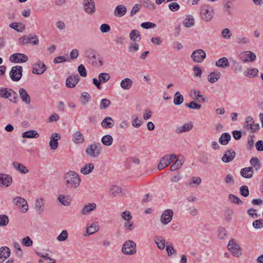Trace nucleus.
<instances>
[{
	"label": "nucleus",
	"mask_w": 263,
	"mask_h": 263,
	"mask_svg": "<svg viewBox=\"0 0 263 263\" xmlns=\"http://www.w3.org/2000/svg\"><path fill=\"white\" fill-rule=\"evenodd\" d=\"M227 248L234 256L238 257L242 254L241 248L236 242L234 239H231L229 241Z\"/></svg>",
	"instance_id": "nucleus-6"
},
{
	"label": "nucleus",
	"mask_w": 263,
	"mask_h": 263,
	"mask_svg": "<svg viewBox=\"0 0 263 263\" xmlns=\"http://www.w3.org/2000/svg\"><path fill=\"white\" fill-rule=\"evenodd\" d=\"M0 97L4 99H9V101L13 103L17 102L18 99L17 93L13 90H9L6 88H0Z\"/></svg>",
	"instance_id": "nucleus-2"
},
{
	"label": "nucleus",
	"mask_w": 263,
	"mask_h": 263,
	"mask_svg": "<svg viewBox=\"0 0 263 263\" xmlns=\"http://www.w3.org/2000/svg\"><path fill=\"white\" fill-rule=\"evenodd\" d=\"M233 214V210L229 209L224 211V219L227 221H230L232 218V215Z\"/></svg>",
	"instance_id": "nucleus-58"
},
{
	"label": "nucleus",
	"mask_w": 263,
	"mask_h": 263,
	"mask_svg": "<svg viewBox=\"0 0 263 263\" xmlns=\"http://www.w3.org/2000/svg\"><path fill=\"white\" fill-rule=\"evenodd\" d=\"M46 70V66L42 62L34 64L33 65L32 73L37 74H42Z\"/></svg>",
	"instance_id": "nucleus-17"
},
{
	"label": "nucleus",
	"mask_w": 263,
	"mask_h": 263,
	"mask_svg": "<svg viewBox=\"0 0 263 263\" xmlns=\"http://www.w3.org/2000/svg\"><path fill=\"white\" fill-rule=\"evenodd\" d=\"M133 85V81L130 78H125L120 82L121 87L124 90L129 89Z\"/></svg>",
	"instance_id": "nucleus-32"
},
{
	"label": "nucleus",
	"mask_w": 263,
	"mask_h": 263,
	"mask_svg": "<svg viewBox=\"0 0 263 263\" xmlns=\"http://www.w3.org/2000/svg\"><path fill=\"white\" fill-rule=\"evenodd\" d=\"M122 190L121 187L119 186L114 185L111 186V187L109 189V194L110 196L114 197L118 195H119L120 193H122Z\"/></svg>",
	"instance_id": "nucleus-36"
},
{
	"label": "nucleus",
	"mask_w": 263,
	"mask_h": 263,
	"mask_svg": "<svg viewBox=\"0 0 263 263\" xmlns=\"http://www.w3.org/2000/svg\"><path fill=\"white\" fill-rule=\"evenodd\" d=\"M80 78L78 74L70 76L66 79V86L68 88H73L76 86Z\"/></svg>",
	"instance_id": "nucleus-19"
},
{
	"label": "nucleus",
	"mask_w": 263,
	"mask_h": 263,
	"mask_svg": "<svg viewBox=\"0 0 263 263\" xmlns=\"http://www.w3.org/2000/svg\"><path fill=\"white\" fill-rule=\"evenodd\" d=\"M58 200L62 205L64 206L69 205L71 202V198L68 195L65 196L64 195L60 194L58 196Z\"/></svg>",
	"instance_id": "nucleus-35"
},
{
	"label": "nucleus",
	"mask_w": 263,
	"mask_h": 263,
	"mask_svg": "<svg viewBox=\"0 0 263 263\" xmlns=\"http://www.w3.org/2000/svg\"><path fill=\"white\" fill-rule=\"evenodd\" d=\"M169 155H165L161 158L159 163L158 165L157 168L159 170H162L171 163V160L168 158Z\"/></svg>",
	"instance_id": "nucleus-22"
},
{
	"label": "nucleus",
	"mask_w": 263,
	"mask_h": 263,
	"mask_svg": "<svg viewBox=\"0 0 263 263\" xmlns=\"http://www.w3.org/2000/svg\"><path fill=\"white\" fill-rule=\"evenodd\" d=\"M122 218L126 221H130L132 219V216L130 212L125 211L121 214Z\"/></svg>",
	"instance_id": "nucleus-64"
},
{
	"label": "nucleus",
	"mask_w": 263,
	"mask_h": 263,
	"mask_svg": "<svg viewBox=\"0 0 263 263\" xmlns=\"http://www.w3.org/2000/svg\"><path fill=\"white\" fill-rule=\"evenodd\" d=\"M13 203L22 208V212L26 213L28 210V205L26 200L22 197L18 196L13 200Z\"/></svg>",
	"instance_id": "nucleus-11"
},
{
	"label": "nucleus",
	"mask_w": 263,
	"mask_h": 263,
	"mask_svg": "<svg viewBox=\"0 0 263 263\" xmlns=\"http://www.w3.org/2000/svg\"><path fill=\"white\" fill-rule=\"evenodd\" d=\"M214 10L209 5H204L201 9L200 14L201 17L204 21L208 22L212 20L213 16Z\"/></svg>",
	"instance_id": "nucleus-7"
},
{
	"label": "nucleus",
	"mask_w": 263,
	"mask_h": 263,
	"mask_svg": "<svg viewBox=\"0 0 263 263\" xmlns=\"http://www.w3.org/2000/svg\"><path fill=\"white\" fill-rule=\"evenodd\" d=\"M229 200L232 203H236L237 204H241L242 201L236 196L233 194H230L228 196Z\"/></svg>",
	"instance_id": "nucleus-48"
},
{
	"label": "nucleus",
	"mask_w": 263,
	"mask_h": 263,
	"mask_svg": "<svg viewBox=\"0 0 263 263\" xmlns=\"http://www.w3.org/2000/svg\"><path fill=\"white\" fill-rule=\"evenodd\" d=\"M258 70L257 68L247 69L245 72V75L249 78H253L257 76Z\"/></svg>",
	"instance_id": "nucleus-46"
},
{
	"label": "nucleus",
	"mask_w": 263,
	"mask_h": 263,
	"mask_svg": "<svg viewBox=\"0 0 263 263\" xmlns=\"http://www.w3.org/2000/svg\"><path fill=\"white\" fill-rule=\"evenodd\" d=\"M232 33H231V31L228 28H224L221 31V36L224 39H229Z\"/></svg>",
	"instance_id": "nucleus-60"
},
{
	"label": "nucleus",
	"mask_w": 263,
	"mask_h": 263,
	"mask_svg": "<svg viewBox=\"0 0 263 263\" xmlns=\"http://www.w3.org/2000/svg\"><path fill=\"white\" fill-rule=\"evenodd\" d=\"M236 41L239 45L247 44L250 42V40L247 37L240 36L237 37Z\"/></svg>",
	"instance_id": "nucleus-62"
},
{
	"label": "nucleus",
	"mask_w": 263,
	"mask_h": 263,
	"mask_svg": "<svg viewBox=\"0 0 263 263\" xmlns=\"http://www.w3.org/2000/svg\"><path fill=\"white\" fill-rule=\"evenodd\" d=\"M101 152V147L99 143H93L88 145L85 149L86 154L91 158H96Z\"/></svg>",
	"instance_id": "nucleus-4"
},
{
	"label": "nucleus",
	"mask_w": 263,
	"mask_h": 263,
	"mask_svg": "<svg viewBox=\"0 0 263 263\" xmlns=\"http://www.w3.org/2000/svg\"><path fill=\"white\" fill-rule=\"evenodd\" d=\"M110 101L107 99H103L100 102V107L101 109H105L110 104Z\"/></svg>",
	"instance_id": "nucleus-54"
},
{
	"label": "nucleus",
	"mask_w": 263,
	"mask_h": 263,
	"mask_svg": "<svg viewBox=\"0 0 263 263\" xmlns=\"http://www.w3.org/2000/svg\"><path fill=\"white\" fill-rule=\"evenodd\" d=\"M110 78V76L108 73H101L98 76V79L100 81L101 83H106Z\"/></svg>",
	"instance_id": "nucleus-47"
},
{
	"label": "nucleus",
	"mask_w": 263,
	"mask_h": 263,
	"mask_svg": "<svg viewBox=\"0 0 263 263\" xmlns=\"http://www.w3.org/2000/svg\"><path fill=\"white\" fill-rule=\"evenodd\" d=\"M136 244L133 240H127L123 245L122 252L126 255H134L136 253Z\"/></svg>",
	"instance_id": "nucleus-5"
},
{
	"label": "nucleus",
	"mask_w": 263,
	"mask_h": 263,
	"mask_svg": "<svg viewBox=\"0 0 263 263\" xmlns=\"http://www.w3.org/2000/svg\"><path fill=\"white\" fill-rule=\"evenodd\" d=\"M96 51L91 48H89L85 51V56L88 58L93 64H97V60L96 55Z\"/></svg>",
	"instance_id": "nucleus-20"
},
{
	"label": "nucleus",
	"mask_w": 263,
	"mask_h": 263,
	"mask_svg": "<svg viewBox=\"0 0 263 263\" xmlns=\"http://www.w3.org/2000/svg\"><path fill=\"white\" fill-rule=\"evenodd\" d=\"M215 65L218 67L226 68L229 66V63L226 57L220 58L216 62Z\"/></svg>",
	"instance_id": "nucleus-37"
},
{
	"label": "nucleus",
	"mask_w": 263,
	"mask_h": 263,
	"mask_svg": "<svg viewBox=\"0 0 263 263\" xmlns=\"http://www.w3.org/2000/svg\"><path fill=\"white\" fill-rule=\"evenodd\" d=\"M142 3L144 6L148 8L149 9H154L155 6L153 3L150 0H142Z\"/></svg>",
	"instance_id": "nucleus-61"
},
{
	"label": "nucleus",
	"mask_w": 263,
	"mask_h": 263,
	"mask_svg": "<svg viewBox=\"0 0 263 263\" xmlns=\"http://www.w3.org/2000/svg\"><path fill=\"white\" fill-rule=\"evenodd\" d=\"M12 182V178L9 175L6 174H0V186L8 187Z\"/></svg>",
	"instance_id": "nucleus-15"
},
{
	"label": "nucleus",
	"mask_w": 263,
	"mask_h": 263,
	"mask_svg": "<svg viewBox=\"0 0 263 263\" xmlns=\"http://www.w3.org/2000/svg\"><path fill=\"white\" fill-rule=\"evenodd\" d=\"M193 127V123L191 122L186 123L182 126L177 127L175 132L177 134H181L191 130Z\"/></svg>",
	"instance_id": "nucleus-23"
},
{
	"label": "nucleus",
	"mask_w": 263,
	"mask_h": 263,
	"mask_svg": "<svg viewBox=\"0 0 263 263\" xmlns=\"http://www.w3.org/2000/svg\"><path fill=\"white\" fill-rule=\"evenodd\" d=\"M192 92L193 93V94L196 97L197 99H198L199 98H201L203 102L207 101L206 98L203 97V95L201 94L200 90L198 89H194L192 91Z\"/></svg>",
	"instance_id": "nucleus-59"
},
{
	"label": "nucleus",
	"mask_w": 263,
	"mask_h": 263,
	"mask_svg": "<svg viewBox=\"0 0 263 263\" xmlns=\"http://www.w3.org/2000/svg\"><path fill=\"white\" fill-rule=\"evenodd\" d=\"M183 101V97L179 91L175 94L174 99V103L176 105H180Z\"/></svg>",
	"instance_id": "nucleus-45"
},
{
	"label": "nucleus",
	"mask_w": 263,
	"mask_h": 263,
	"mask_svg": "<svg viewBox=\"0 0 263 263\" xmlns=\"http://www.w3.org/2000/svg\"><path fill=\"white\" fill-rule=\"evenodd\" d=\"M129 36L130 40L135 42L139 41L141 39L140 32L137 29L132 30L129 33Z\"/></svg>",
	"instance_id": "nucleus-39"
},
{
	"label": "nucleus",
	"mask_w": 263,
	"mask_h": 263,
	"mask_svg": "<svg viewBox=\"0 0 263 263\" xmlns=\"http://www.w3.org/2000/svg\"><path fill=\"white\" fill-rule=\"evenodd\" d=\"M83 8L88 14H93L96 11V5L94 0H83Z\"/></svg>",
	"instance_id": "nucleus-9"
},
{
	"label": "nucleus",
	"mask_w": 263,
	"mask_h": 263,
	"mask_svg": "<svg viewBox=\"0 0 263 263\" xmlns=\"http://www.w3.org/2000/svg\"><path fill=\"white\" fill-rule=\"evenodd\" d=\"M239 190L240 193L242 196L246 197L249 196V190L247 186L242 185L240 187Z\"/></svg>",
	"instance_id": "nucleus-57"
},
{
	"label": "nucleus",
	"mask_w": 263,
	"mask_h": 263,
	"mask_svg": "<svg viewBox=\"0 0 263 263\" xmlns=\"http://www.w3.org/2000/svg\"><path fill=\"white\" fill-rule=\"evenodd\" d=\"M93 169V164L91 163H89L85 164L83 167H82L80 170V172L84 175H88L90 174Z\"/></svg>",
	"instance_id": "nucleus-38"
},
{
	"label": "nucleus",
	"mask_w": 263,
	"mask_h": 263,
	"mask_svg": "<svg viewBox=\"0 0 263 263\" xmlns=\"http://www.w3.org/2000/svg\"><path fill=\"white\" fill-rule=\"evenodd\" d=\"M45 204V200L43 198H41L36 199L35 200V208L36 212L39 214H42L44 211L43 206Z\"/></svg>",
	"instance_id": "nucleus-31"
},
{
	"label": "nucleus",
	"mask_w": 263,
	"mask_h": 263,
	"mask_svg": "<svg viewBox=\"0 0 263 263\" xmlns=\"http://www.w3.org/2000/svg\"><path fill=\"white\" fill-rule=\"evenodd\" d=\"M250 163L252 165L250 167H252L253 171L258 172L261 168V164L258 158L256 157H252L250 161Z\"/></svg>",
	"instance_id": "nucleus-26"
},
{
	"label": "nucleus",
	"mask_w": 263,
	"mask_h": 263,
	"mask_svg": "<svg viewBox=\"0 0 263 263\" xmlns=\"http://www.w3.org/2000/svg\"><path fill=\"white\" fill-rule=\"evenodd\" d=\"M18 92L22 101L26 104H29L30 103L31 99L27 91L24 88H21L19 89Z\"/></svg>",
	"instance_id": "nucleus-25"
},
{
	"label": "nucleus",
	"mask_w": 263,
	"mask_h": 263,
	"mask_svg": "<svg viewBox=\"0 0 263 263\" xmlns=\"http://www.w3.org/2000/svg\"><path fill=\"white\" fill-rule=\"evenodd\" d=\"M221 74L219 72L217 71L212 72L208 76V81L211 83H214L218 80Z\"/></svg>",
	"instance_id": "nucleus-34"
},
{
	"label": "nucleus",
	"mask_w": 263,
	"mask_h": 263,
	"mask_svg": "<svg viewBox=\"0 0 263 263\" xmlns=\"http://www.w3.org/2000/svg\"><path fill=\"white\" fill-rule=\"evenodd\" d=\"M183 23L186 27H190L194 25V21L193 18L189 15L185 18Z\"/></svg>",
	"instance_id": "nucleus-56"
},
{
	"label": "nucleus",
	"mask_w": 263,
	"mask_h": 263,
	"mask_svg": "<svg viewBox=\"0 0 263 263\" xmlns=\"http://www.w3.org/2000/svg\"><path fill=\"white\" fill-rule=\"evenodd\" d=\"M23 68L21 66H15L12 67L10 71V77L13 81H18L22 77Z\"/></svg>",
	"instance_id": "nucleus-8"
},
{
	"label": "nucleus",
	"mask_w": 263,
	"mask_h": 263,
	"mask_svg": "<svg viewBox=\"0 0 263 263\" xmlns=\"http://www.w3.org/2000/svg\"><path fill=\"white\" fill-rule=\"evenodd\" d=\"M72 141L76 144L83 143L84 142V136L80 130H76L73 133Z\"/></svg>",
	"instance_id": "nucleus-21"
},
{
	"label": "nucleus",
	"mask_w": 263,
	"mask_h": 263,
	"mask_svg": "<svg viewBox=\"0 0 263 263\" xmlns=\"http://www.w3.org/2000/svg\"><path fill=\"white\" fill-rule=\"evenodd\" d=\"M235 155L236 153L234 151L228 149L225 152V154L222 157L221 160L224 163H229L234 159Z\"/></svg>",
	"instance_id": "nucleus-18"
},
{
	"label": "nucleus",
	"mask_w": 263,
	"mask_h": 263,
	"mask_svg": "<svg viewBox=\"0 0 263 263\" xmlns=\"http://www.w3.org/2000/svg\"><path fill=\"white\" fill-rule=\"evenodd\" d=\"M82 98L83 100L81 103L83 105H86L89 101L90 97L88 93L84 92L82 93Z\"/></svg>",
	"instance_id": "nucleus-63"
},
{
	"label": "nucleus",
	"mask_w": 263,
	"mask_h": 263,
	"mask_svg": "<svg viewBox=\"0 0 263 263\" xmlns=\"http://www.w3.org/2000/svg\"><path fill=\"white\" fill-rule=\"evenodd\" d=\"M173 214V211L171 209L165 210L161 216L160 221L161 223L163 224H168L172 220Z\"/></svg>",
	"instance_id": "nucleus-13"
},
{
	"label": "nucleus",
	"mask_w": 263,
	"mask_h": 263,
	"mask_svg": "<svg viewBox=\"0 0 263 263\" xmlns=\"http://www.w3.org/2000/svg\"><path fill=\"white\" fill-rule=\"evenodd\" d=\"M68 232L66 230H63L57 239L59 241H65L68 238Z\"/></svg>",
	"instance_id": "nucleus-52"
},
{
	"label": "nucleus",
	"mask_w": 263,
	"mask_h": 263,
	"mask_svg": "<svg viewBox=\"0 0 263 263\" xmlns=\"http://www.w3.org/2000/svg\"><path fill=\"white\" fill-rule=\"evenodd\" d=\"M206 57V53L202 49H197L191 54L193 61L197 63H201Z\"/></svg>",
	"instance_id": "nucleus-10"
},
{
	"label": "nucleus",
	"mask_w": 263,
	"mask_h": 263,
	"mask_svg": "<svg viewBox=\"0 0 263 263\" xmlns=\"http://www.w3.org/2000/svg\"><path fill=\"white\" fill-rule=\"evenodd\" d=\"M8 223V217L4 214L0 215V226H6Z\"/></svg>",
	"instance_id": "nucleus-53"
},
{
	"label": "nucleus",
	"mask_w": 263,
	"mask_h": 263,
	"mask_svg": "<svg viewBox=\"0 0 263 263\" xmlns=\"http://www.w3.org/2000/svg\"><path fill=\"white\" fill-rule=\"evenodd\" d=\"M101 142L105 146H110L113 142V138L111 136L109 135H106L102 137Z\"/></svg>",
	"instance_id": "nucleus-43"
},
{
	"label": "nucleus",
	"mask_w": 263,
	"mask_h": 263,
	"mask_svg": "<svg viewBox=\"0 0 263 263\" xmlns=\"http://www.w3.org/2000/svg\"><path fill=\"white\" fill-rule=\"evenodd\" d=\"M127 11L126 7L122 5H118L114 12V14L116 16L122 17L124 16Z\"/></svg>",
	"instance_id": "nucleus-28"
},
{
	"label": "nucleus",
	"mask_w": 263,
	"mask_h": 263,
	"mask_svg": "<svg viewBox=\"0 0 263 263\" xmlns=\"http://www.w3.org/2000/svg\"><path fill=\"white\" fill-rule=\"evenodd\" d=\"M96 208L97 205L95 203H89L84 205L81 211V213L83 215H86L89 214L90 212L96 210Z\"/></svg>",
	"instance_id": "nucleus-27"
},
{
	"label": "nucleus",
	"mask_w": 263,
	"mask_h": 263,
	"mask_svg": "<svg viewBox=\"0 0 263 263\" xmlns=\"http://www.w3.org/2000/svg\"><path fill=\"white\" fill-rule=\"evenodd\" d=\"M254 171L251 167H247L242 168L240 170L241 176L245 178L249 179L252 177Z\"/></svg>",
	"instance_id": "nucleus-30"
},
{
	"label": "nucleus",
	"mask_w": 263,
	"mask_h": 263,
	"mask_svg": "<svg viewBox=\"0 0 263 263\" xmlns=\"http://www.w3.org/2000/svg\"><path fill=\"white\" fill-rule=\"evenodd\" d=\"M99 228L95 224H92L86 229V232L88 235L92 234L98 231Z\"/></svg>",
	"instance_id": "nucleus-50"
},
{
	"label": "nucleus",
	"mask_w": 263,
	"mask_h": 263,
	"mask_svg": "<svg viewBox=\"0 0 263 263\" xmlns=\"http://www.w3.org/2000/svg\"><path fill=\"white\" fill-rule=\"evenodd\" d=\"M184 162V158L183 156H180L175 162L171 166V171H175L179 169Z\"/></svg>",
	"instance_id": "nucleus-29"
},
{
	"label": "nucleus",
	"mask_w": 263,
	"mask_h": 263,
	"mask_svg": "<svg viewBox=\"0 0 263 263\" xmlns=\"http://www.w3.org/2000/svg\"><path fill=\"white\" fill-rule=\"evenodd\" d=\"M10 61L13 63H25L28 60V57L23 53H16L10 57Z\"/></svg>",
	"instance_id": "nucleus-12"
},
{
	"label": "nucleus",
	"mask_w": 263,
	"mask_h": 263,
	"mask_svg": "<svg viewBox=\"0 0 263 263\" xmlns=\"http://www.w3.org/2000/svg\"><path fill=\"white\" fill-rule=\"evenodd\" d=\"M66 185L71 189H77L80 184L81 178L75 172L70 171L64 177Z\"/></svg>",
	"instance_id": "nucleus-1"
},
{
	"label": "nucleus",
	"mask_w": 263,
	"mask_h": 263,
	"mask_svg": "<svg viewBox=\"0 0 263 263\" xmlns=\"http://www.w3.org/2000/svg\"><path fill=\"white\" fill-rule=\"evenodd\" d=\"M22 137L26 138H36L39 137V134L35 130H30L24 132Z\"/></svg>",
	"instance_id": "nucleus-40"
},
{
	"label": "nucleus",
	"mask_w": 263,
	"mask_h": 263,
	"mask_svg": "<svg viewBox=\"0 0 263 263\" xmlns=\"http://www.w3.org/2000/svg\"><path fill=\"white\" fill-rule=\"evenodd\" d=\"M12 165L16 170L22 174H27L29 172L27 168L22 163L15 162H13Z\"/></svg>",
	"instance_id": "nucleus-42"
},
{
	"label": "nucleus",
	"mask_w": 263,
	"mask_h": 263,
	"mask_svg": "<svg viewBox=\"0 0 263 263\" xmlns=\"http://www.w3.org/2000/svg\"><path fill=\"white\" fill-rule=\"evenodd\" d=\"M61 136L58 133H53L50 138L49 146L51 149L55 150L58 147V140H60Z\"/></svg>",
	"instance_id": "nucleus-16"
},
{
	"label": "nucleus",
	"mask_w": 263,
	"mask_h": 263,
	"mask_svg": "<svg viewBox=\"0 0 263 263\" xmlns=\"http://www.w3.org/2000/svg\"><path fill=\"white\" fill-rule=\"evenodd\" d=\"M101 124L102 126L105 128H109L113 126L114 122L111 117H107L103 120Z\"/></svg>",
	"instance_id": "nucleus-33"
},
{
	"label": "nucleus",
	"mask_w": 263,
	"mask_h": 263,
	"mask_svg": "<svg viewBox=\"0 0 263 263\" xmlns=\"http://www.w3.org/2000/svg\"><path fill=\"white\" fill-rule=\"evenodd\" d=\"M10 255V250L7 247L0 248V263L3 262Z\"/></svg>",
	"instance_id": "nucleus-24"
},
{
	"label": "nucleus",
	"mask_w": 263,
	"mask_h": 263,
	"mask_svg": "<svg viewBox=\"0 0 263 263\" xmlns=\"http://www.w3.org/2000/svg\"><path fill=\"white\" fill-rule=\"evenodd\" d=\"M185 106L193 109H199L201 108V105L197 103L195 101H192L190 103H186Z\"/></svg>",
	"instance_id": "nucleus-55"
},
{
	"label": "nucleus",
	"mask_w": 263,
	"mask_h": 263,
	"mask_svg": "<svg viewBox=\"0 0 263 263\" xmlns=\"http://www.w3.org/2000/svg\"><path fill=\"white\" fill-rule=\"evenodd\" d=\"M20 44L25 45L28 43L32 45H37L39 44V40L35 33H30L28 35H24L18 40Z\"/></svg>",
	"instance_id": "nucleus-3"
},
{
	"label": "nucleus",
	"mask_w": 263,
	"mask_h": 263,
	"mask_svg": "<svg viewBox=\"0 0 263 263\" xmlns=\"http://www.w3.org/2000/svg\"><path fill=\"white\" fill-rule=\"evenodd\" d=\"M155 242L157 244L158 248L160 250H163L165 248V240L161 237L155 238Z\"/></svg>",
	"instance_id": "nucleus-44"
},
{
	"label": "nucleus",
	"mask_w": 263,
	"mask_h": 263,
	"mask_svg": "<svg viewBox=\"0 0 263 263\" xmlns=\"http://www.w3.org/2000/svg\"><path fill=\"white\" fill-rule=\"evenodd\" d=\"M254 123V120L251 117H248L246 119L245 123V128L247 130L250 129L253 123Z\"/></svg>",
	"instance_id": "nucleus-51"
},
{
	"label": "nucleus",
	"mask_w": 263,
	"mask_h": 263,
	"mask_svg": "<svg viewBox=\"0 0 263 263\" xmlns=\"http://www.w3.org/2000/svg\"><path fill=\"white\" fill-rule=\"evenodd\" d=\"M231 139V135L228 133H223L219 139V143L223 145H227Z\"/></svg>",
	"instance_id": "nucleus-41"
},
{
	"label": "nucleus",
	"mask_w": 263,
	"mask_h": 263,
	"mask_svg": "<svg viewBox=\"0 0 263 263\" xmlns=\"http://www.w3.org/2000/svg\"><path fill=\"white\" fill-rule=\"evenodd\" d=\"M240 59L243 63L249 61L253 62L255 60L256 57L254 53L251 51L243 52L240 54Z\"/></svg>",
	"instance_id": "nucleus-14"
},
{
	"label": "nucleus",
	"mask_w": 263,
	"mask_h": 263,
	"mask_svg": "<svg viewBox=\"0 0 263 263\" xmlns=\"http://www.w3.org/2000/svg\"><path fill=\"white\" fill-rule=\"evenodd\" d=\"M192 182H186L185 184L187 186H194L192 184H196V185H199L201 183V179L199 177H193L192 178Z\"/></svg>",
	"instance_id": "nucleus-49"
}]
</instances>
